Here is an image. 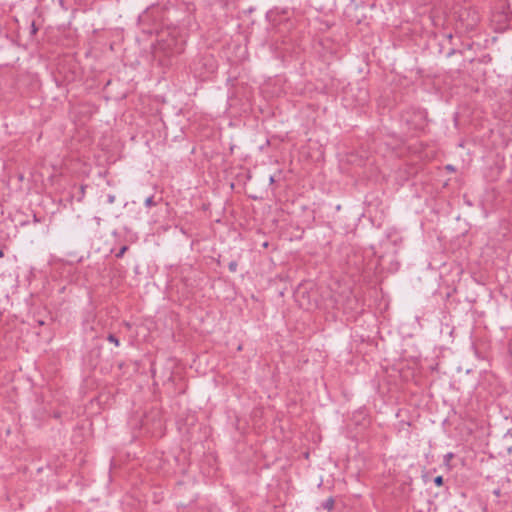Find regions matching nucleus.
Here are the masks:
<instances>
[{
	"instance_id": "f257e3e1",
	"label": "nucleus",
	"mask_w": 512,
	"mask_h": 512,
	"mask_svg": "<svg viewBox=\"0 0 512 512\" xmlns=\"http://www.w3.org/2000/svg\"><path fill=\"white\" fill-rule=\"evenodd\" d=\"M108 340H109L111 343H114L116 346H118V345H119V340H118L114 335H109Z\"/></svg>"
},
{
	"instance_id": "f03ea898",
	"label": "nucleus",
	"mask_w": 512,
	"mask_h": 512,
	"mask_svg": "<svg viewBox=\"0 0 512 512\" xmlns=\"http://www.w3.org/2000/svg\"><path fill=\"white\" fill-rule=\"evenodd\" d=\"M434 482H435V484H436L437 486H442V485H443V478H442V476H437V477L435 478Z\"/></svg>"
},
{
	"instance_id": "7ed1b4c3",
	"label": "nucleus",
	"mask_w": 512,
	"mask_h": 512,
	"mask_svg": "<svg viewBox=\"0 0 512 512\" xmlns=\"http://www.w3.org/2000/svg\"><path fill=\"white\" fill-rule=\"evenodd\" d=\"M4 256V253L2 250H0V258H2Z\"/></svg>"
}]
</instances>
